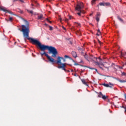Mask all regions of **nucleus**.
Returning a JSON list of instances; mask_svg holds the SVG:
<instances>
[{"label":"nucleus","instance_id":"obj_39","mask_svg":"<svg viewBox=\"0 0 126 126\" xmlns=\"http://www.w3.org/2000/svg\"><path fill=\"white\" fill-rule=\"evenodd\" d=\"M5 21H6L7 22H8V19H5Z\"/></svg>","mask_w":126,"mask_h":126},{"label":"nucleus","instance_id":"obj_36","mask_svg":"<svg viewBox=\"0 0 126 126\" xmlns=\"http://www.w3.org/2000/svg\"><path fill=\"white\" fill-rule=\"evenodd\" d=\"M97 32H98V33H99V34H101V32L100 31V30H99V29H98V30H97Z\"/></svg>","mask_w":126,"mask_h":126},{"label":"nucleus","instance_id":"obj_15","mask_svg":"<svg viewBox=\"0 0 126 126\" xmlns=\"http://www.w3.org/2000/svg\"><path fill=\"white\" fill-rule=\"evenodd\" d=\"M104 95H103V94H102V92H99V94L98 95V97L99 98H102Z\"/></svg>","mask_w":126,"mask_h":126},{"label":"nucleus","instance_id":"obj_63","mask_svg":"<svg viewBox=\"0 0 126 126\" xmlns=\"http://www.w3.org/2000/svg\"><path fill=\"white\" fill-rule=\"evenodd\" d=\"M90 15H92V14H91Z\"/></svg>","mask_w":126,"mask_h":126},{"label":"nucleus","instance_id":"obj_13","mask_svg":"<svg viewBox=\"0 0 126 126\" xmlns=\"http://www.w3.org/2000/svg\"><path fill=\"white\" fill-rule=\"evenodd\" d=\"M96 0H92L91 1V4L92 5H94V4H96Z\"/></svg>","mask_w":126,"mask_h":126},{"label":"nucleus","instance_id":"obj_20","mask_svg":"<svg viewBox=\"0 0 126 126\" xmlns=\"http://www.w3.org/2000/svg\"><path fill=\"white\" fill-rule=\"evenodd\" d=\"M64 57L65 58V59H69V60H71V58L67 55H65Z\"/></svg>","mask_w":126,"mask_h":126},{"label":"nucleus","instance_id":"obj_19","mask_svg":"<svg viewBox=\"0 0 126 126\" xmlns=\"http://www.w3.org/2000/svg\"><path fill=\"white\" fill-rule=\"evenodd\" d=\"M27 11L29 12V13H31V14H33V11L32 10H29L28 9H27Z\"/></svg>","mask_w":126,"mask_h":126},{"label":"nucleus","instance_id":"obj_50","mask_svg":"<svg viewBox=\"0 0 126 126\" xmlns=\"http://www.w3.org/2000/svg\"><path fill=\"white\" fill-rule=\"evenodd\" d=\"M125 65H126V63L124 64L123 65V66H124Z\"/></svg>","mask_w":126,"mask_h":126},{"label":"nucleus","instance_id":"obj_34","mask_svg":"<svg viewBox=\"0 0 126 126\" xmlns=\"http://www.w3.org/2000/svg\"><path fill=\"white\" fill-rule=\"evenodd\" d=\"M98 42L100 45H101L102 44V42H101V41H100V40L99 39H98Z\"/></svg>","mask_w":126,"mask_h":126},{"label":"nucleus","instance_id":"obj_60","mask_svg":"<svg viewBox=\"0 0 126 126\" xmlns=\"http://www.w3.org/2000/svg\"><path fill=\"white\" fill-rule=\"evenodd\" d=\"M32 8L33 9H35V8H34V7H32Z\"/></svg>","mask_w":126,"mask_h":126},{"label":"nucleus","instance_id":"obj_40","mask_svg":"<svg viewBox=\"0 0 126 126\" xmlns=\"http://www.w3.org/2000/svg\"><path fill=\"white\" fill-rule=\"evenodd\" d=\"M78 33L80 35V34H81V32L80 31H78Z\"/></svg>","mask_w":126,"mask_h":126},{"label":"nucleus","instance_id":"obj_54","mask_svg":"<svg viewBox=\"0 0 126 126\" xmlns=\"http://www.w3.org/2000/svg\"><path fill=\"white\" fill-rule=\"evenodd\" d=\"M45 26H48V24H45Z\"/></svg>","mask_w":126,"mask_h":126},{"label":"nucleus","instance_id":"obj_21","mask_svg":"<svg viewBox=\"0 0 126 126\" xmlns=\"http://www.w3.org/2000/svg\"><path fill=\"white\" fill-rule=\"evenodd\" d=\"M42 18H43V15L42 14L38 16V19H42Z\"/></svg>","mask_w":126,"mask_h":126},{"label":"nucleus","instance_id":"obj_4","mask_svg":"<svg viewBox=\"0 0 126 126\" xmlns=\"http://www.w3.org/2000/svg\"><path fill=\"white\" fill-rule=\"evenodd\" d=\"M97 58H95L94 56L91 55L89 60L90 62H94L95 63H97L98 60H97Z\"/></svg>","mask_w":126,"mask_h":126},{"label":"nucleus","instance_id":"obj_28","mask_svg":"<svg viewBox=\"0 0 126 126\" xmlns=\"http://www.w3.org/2000/svg\"><path fill=\"white\" fill-rule=\"evenodd\" d=\"M73 19V17L71 16H69V19Z\"/></svg>","mask_w":126,"mask_h":126},{"label":"nucleus","instance_id":"obj_5","mask_svg":"<svg viewBox=\"0 0 126 126\" xmlns=\"http://www.w3.org/2000/svg\"><path fill=\"white\" fill-rule=\"evenodd\" d=\"M0 10H2V11H3L4 12H6V13H9V14L13 15V12L8 11V10H6L4 8V7H0Z\"/></svg>","mask_w":126,"mask_h":126},{"label":"nucleus","instance_id":"obj_22","mask_svg":"<svg viewBox=\"0 0 126 126\" xmlns=\"http://www.w3.org/2000/svg\"><path fill=\"white\" fill-rule=\"evenodd\" d=\"M118 19H119L120 20V21H121V22H123L124 21L121 18V17L120 16H118L117 17Z\"/></svg>","mask_w":126,"mask_h":126},{"label":"nucleus","instance_id":"obj_14","mask_svg":"<svg viewBox=\"0 0 126 126\" xmlns=\"http://www.w3.org/2000/svg\"><path fill=\"white\" fill-rule=\"evenodd\" d=\"M118 81L119 82H120V83H125L126 82V80H120V79H119V80H118Z\"/></svg>","mask_w":126,"mask_h":126},{"label":"nucleus","instance_id":"obj_53","mask_svg":"<svg viewBox=\"0 0 126 126\" xmlns=\"http://www.w3.org/2000/svg\"><path fill=\"white\" fill-rule=\"evenodd\" d=\"M14 1H19V0H14Z\"/></svg>","mask_w":126,"mask_h":126},{"label":"nucleus","instance_id":"obj_58","mask_svg":"<svg viewBox=\"0 0 126 126\" xmlns=\"http://www.w3.org/2000/svg\"><path fill=\"white\" fill-rule=\"evenodd\" d=\"M119 68H123V67H119Z\"/></svg>","mask_w":126,"mask_h":126},{"label":"nucleus","instance_id":"obj_26","mask_svg":"<svg viewBox=\"0 0 126 126\" xmlns=\"http://www.w3.org/2000/svg\"><path fill=\"white\" fill-rule=\"evenodd\" d=\"M49 30L50 31H53V27L52 26H49Z\"/></svg>","mask_w":126,"mask_h":126},{"label":"nucleus","instance_id":"obj_18","mask_svg":"<svg viewBox=\"0 0 126 126\" xmlns=\"http://www.w3.org/2000/svg\"><path fill=\"white\" fill-rule=\"evenodd\" d=\"M103 100H106V99H107V98H108V96H106V95H102V97H101Z\"/></svg>","mask_w":126,"mask_h":126},{"label":"nucleus","instance_id":"obj_30","mask_svg":"<svg viewBox=\"0 0 126 126\" xmlns=\"http://www.w3.org/2000/svg\"><path fill=\"white\" fill-rule=\"evenodd\" d=\"M64 21H65L66 22H68V19L65 18Z\"/></svg>","mask_w":126,"mask_h":126},{"label":"nucleus","instance_id":"obj_61","mask_svg":"<svg viewBox=\"0 0 126 126\" xmlns=\"http://www.w3.org/2000/svg\"><path fill=\"white\" fill-rule=\"evenodd\" d=\"M97 59H98V60H100V59H99V58H97Z\"/></svg>","mask_w":126,"mask_h":126},{"label":"nucleus","instance_id":"obj_38","mask_svg":"<svg viewBox=\"0 0 126 126\" xmlns=\"http://www.w3.org/2000/svg\"><path fill=\"white\" fill-rule=\"evenodd\" d=\"M96 35L98 36H100V35H101V34H100V33L98 32L97 33H96Z\"/></svg>","mask_w":126,"mask_h":126},{"label":"nucleus","instance_id":"obj_7","mask_svg":"<svg viewBox=\"0 0 126 126\" xmlns=\"http://www.w3.org/2000/svg\"><path fill=\"white\" fill-rule=\"evenodd\" d=\"M81 56H83V57H84L85 59L88 61V62H90V60L88 58V55L86 54V53H84L83 52L81 53Z\"/></svg>","mask_w":126,"mask_h":126},{"label":"nucleus","instance_id":"obj_35","mask_svg":"<svg viewBox=\"0 0 126 126\" xmlns=\"http://www.w3.org/2000/svg\"><path fill=\"white\" fill-rule=\"evenodd\" d=\"M89 68H90V69H92V70H94L95 69V68H91L90 67H89Z\"/></svg>","mask_w":126,"mask_h":126},{"label":"nucleus","instance_id":"obj_2","mask_svg":"<svg viewBox=\"0 0 126 126\" xmlns=\"http://www.w3.org/2000/svg\"><path fill=\"white\" fill-rule=\"evenodd\" d=\"M84 7V5L83 4V2L79 3L77 4L76 7H75L76 10H77L78 11H80V12L77 13L78 15L79 16H81V13L82 12V11L81 9Z\"/></svg>","mask_w":126,"mask_h":126},{"label":"nucleus","instance_id":"obj_46","mask_svg":"<svg viewBox=\"0 0 126 126\" xmlns=\"http://www.w3.org/2000/svg\"><path fill=\"white\" fill-rule=\"evenodd\" d=\"M32 56H33V57H36V55H34V54H32Z\"/></svg>","mask_w":126,"mask_h":126},{"label":"nucleus","instance_id":"obj_56","mask_svg":"<svg viewBox=\"0 0 126 126\" xmlns=\"http://www.w3.org/2000/svg\"><path fill=\"white\" fill-rule=\"evenodd\" d=\"M71 72H73V69H71Z\"/></svg>","mask_w":126,"mask_h":126},{"label":"nucleus","instance_id":"obj_59","mask_svg":"<svg viewBox=\"0 0 126 126\" xmlns=\"http://www.w3.org/2000/svg\"><path fill=\"white\" fill-rule=\"evenodd\" d=\"M125 112L126 113V109H125Z\"/></svg>","mask_w":126,"mask_h":126},{"label":"nucleus","instance_id":"obj_32","mask_svg":"<svg viewBox=\"0 0 126 126\" xmlns=\"http://www.w3.org/2000/svg\"><path fill=\"white\" fill-rule=\"evenodd\" d=\"M122 108H123V109H125L126 110V105L122 106Z\"/></svg>","mask_w":126,"mask_h":126},{"label":"nucleus","instance_id":"obj_24","mask_svg":"<svg viewBox=\"0 0 126 126\" xmlns=\"http://www.w3.org/2000/svg\"><path fill=\"white\" fill-rule=\"evenodd\" d=\"M96 20L97 22H99V21H100V17H96Z\"/></svg>","mask_w":126,"mask_h":126},{"label":"nucleus","instance_id":"obj_43","mask_svg":"<svg viewBox=\"0 0 126 126\" xmlns=\"http://www.w3.org/2000/svg\"><path fill=\"white\" fill-rule=\"evenodd\" d=\"M81 13H83V14H84V13H85V12L84 11H82Z\"/></svg>","mask_w":126,"mask_h":126},{"label":"nucleus","instance_id":"obj_44","mask_svg":"<svg viewBox=\"0 0 126 126\" xmlns=\"http://www.w3.org/2000/svg\"><path fill=\"white\" fill-rule=\"evenodd\" d=\"M74 76H78V75H77L76 74H74Z\"/></svg>","mask_w":126,"mask_h":126},{"label":"nucleus","instance_id":"obj_25","mask_svg":"<svg viewBox=\"0 0 126 126\" xmlns=\"http://www.w3.org/2000/svg\"><path fill=\"white\" fill-rule=\"evenodd\" d=\"M63 70H64L65 72H66V69H65V67H61Z\"/></svg>","mask_w":126,"mask_h":126},{"label":"nucleus","instance_id":"obj_6","mask_svg":"<svg viewBox=\"0 0 126 126\" xmlns=\"http://www.w3.org/2000/svg\"><path fill=\"white\" fill-rule=\"evenodd\" d=\"M63 59V57L58 56L57 58V61L56 62V63H57L58 65H61V64L63 63H62V60Z\"/></svg>","mask_w":126,"mask_h":126},{"label":"nucleus","instance_id":"obj_8","mask_svg":"<svg viewBox=\"0 0 126 126\" xmlns=\"http://www.w3.org/2000/svg\"><path fill=\"white\" fill-rule=\"evenodd\" d=\"M96 63L98 64L99 67L102 69V70H105V68L103 67L104 66V64L102 63Z\"/></svg>","mask_w":126,"mask_h":126},{"label":"nucleus","instance_id":"obj_51","mask_svg":"<svg viewBox=\"0 0 126 126\" xmlns=\"http://www.w3.org/2000/svg\"><path fill=\"white\" fill-rule=\"evenodd\" d=\"M109 84L110 85H112V86L114 85H113L112 84H111V83H109Z\"/></svg>","mask_w":126,"mask_h":126},{"label":"nucleus","instance_id":"obj_31","mask_svg":"<svg viewBox=\"0 0 126 126\" xmlns=\"http://www.w3.org/2000/svg\"><path fill=\"white\" fill-rule=\"evenodd\" d=\"M19 1H21V2L24 3V1L23 0H19Z\"/></svg>","mask_w":126,"mask_h":126},{"label":"nucleus","instance_id":"obj_45","mask_svg":"<svg viewBox=\"0 0 126 126\" xmlns=\"http://www.w3.org/2000/svg\"><path fill=\"white\" fill-rule=\"evenodd\" d=\"M32 56H33V57H36V55H34V54H32Z\"/></svg>","mask_w":126,"mask_h":126},{"label":"nucleus","instance_id":"obj_42","mask_svg":"<svg viewBox=\"0 0 126 126\" xmlns=\"http://www.w3.org/2000/svg\"><path fill=\"white\" fill-rule=\"evenodd\" d=\"M46 20H47V21H48V22H49V21H50V20H49V18H46Z\"/></svg>","mask_w":126,"mask_h":126},{"label":"nucleus","instance_id":"obj_9","mask_svg":"<svg viewBox=\"0 0 126 126\" xmlns=\"http://www.w3.org/2000/svg\"><path fill=\"white\" fill-rule=\"evenodd\" d=\"M65 66H66V63H62V64H61V65H59L58 66V68H61V67H65Z\"/></svg>","mask_w":126,"mask_h":126},{"label":"nucleus","instance_id":"obj_1","mask_svg":"<svg viewBox=\"0 0 126 126\" xmlns=\"http://www.w3.org/2000/svg\"><path fill=\"white\" fill-rule=\"evenodd\" d=\"M22 20H23V21H25V22H26V25H22L21 26L22 28L21 31L22 32H23L24 38H26L29 41H31V42L32 43H33V44H34L35 45H37L40 51H41L42 52H44V53H40L41 56L43 57V56H44V55L45 57L47 58L48 62H50V63H52L53 64L55 63L56 61L53 58H57V55H58V51L57 50V49H56L55 47L49 46L48 45H45L44 44L42 45L40 41L34 38L30 37L29 33L30 32V30H29V22L27 20L23 18H22ZM46 50H48V51H49V54H52V58L50 57L49 55H48V54L45 52V51H46Z\"/></svg>","mask_w":126,"mask_h":126},{"label":"nucleus","instance_id":"obj_17","mask_svg":"<svg viewBox=\"0 0 126 126\" xmlns=\"http://www.w3.org/2000/svg\"><path fill=\"white\" fill-rule=\"evenodd\" d=\"M74 25H76V26H81V24L78 22H75Z\"/></svg>","mask_w":126,"mask_h":126},{"label":"nucleus","instance_id":"obj_3","mask_svg":"<svg viewBox=\"0 0 126 126\" xmlns=\"http://www.w3.org/2000/svg\"><path fill=\"white\" fill-rule=\"evenodd\" d=\"M99 5L100 6H110L111 5V3L110 2H100L99 4L97 5V7H98V9H99Z\"/></svg>","mask_w":126,"mask_h":126},{"label":"nucleus","instance_id":"obj_16","mask_svg":"<svg viewBox=\"0 0 126 126\" xmlns=\"http://www.w3.org/2000/svg\"><path fill=\"white\" fill-rule=\"evenodd\" d=\"M8 22L9 21H10V22H12V21H13V18L10 17L9 18V19H8Z\"/></svg>","mask_w":126,"mask_h":126},{"label":"nucleus","instance_id":"obj_23","mask_svg":"<svg viewBox=\"0 0 126 126\" xmlns=\"http://www.w3.org/2000/svg\"><path fill=\"white\" fill-rule=\"evenodd\" d=\"M101 16V14L100 12H97L96 14V17H100Z\"/></svg>","mask_w":126,"mask_h":126},{"label":"nucleus","instance_id":"obj_29","mask_svg":"<svg viewBox=\"0 0 126 126\" xmlns=\"http://www.w3.org/2000/svg\"><path fill=\"white\" fill-rule=\"evenodd\" d=\"M33 3H36V4H37V5H39V4H38V3H37V1L33 0Z\"/></svg>","mask_w":126,"mask_h":126},{"label":"nucleus","instance_id":"obj_41","mask_svg":"<svg viewBox=\"0 0 126 126\" xmlns=\"http://www.w3.org/2000/svg\"><path fill=\"white\" fill-rule=\"evenodd\" d=\"M94 70H95V71H96V72H98V70L96 68H94Z\"/></svg>","mask_w":126,"mask_h":126},{"label":"nucleus","instance_id":"obj_49","mask_svg":"<svg viewBox=\"0 0 126 126\" xmlns=\"http://www.w3.org/2000/svg\"><path fill=\"white\" fill-rule=\"evenodd\" d=\"M66 72H70V71L69 70H66Z\"/></svg>","mask_w":126,"mask_h":126},{"label":"nucleus","instance_id":"obj_55","mask_svg":"<svg viewBox=\"0 0 126 126\" xmlns=\"http://www.w3.org/2000/svg\"><path fill=\"white\" fill-rule=\"evenodd\" d=\"M48 22H49V23H52V21H49Z\"/></svg>","mask_w":126,"mask_h":126},{"label":"nucleus","instance_id":"obj_57","mask_svg":"<svg viewBox=\"0 0 126 126\" xmlns=\"http://www.w3.org/2000/svg\"><path fill=\"white\" fill-rule=\"evenodd\" d=\"M60 21H62V18L60 19Z\"/></svg>","mask_w":126,"mask_h":126},{"label":"nucleus","instance_id":"obj_12","mask_svg":"<svg viewBox=\"0 0 126 126\" xmlns=\"http://www.w3.org/2000/svg\"><path fill=\"white\" fill-rule=\"evenodd\" d=\"M102 85H103V86H104L105 87H110V88H112V86H110L109 85V84H108L104 83V84H102Z\"/></svg>","mask_w":126,"mask_h":126},{"label":"nucleus","instance_id":"obj_48","mask_svg":"<svg viewBox=\"0 0 126 126\" xmlns=\"http://www.w3.org/2000/svg\"><path fill=\"white\" fill-rule=\"evenodd\" d=\"M63 29L64 30H65V28H64V27H63Z\"/></svg>","mask_w":126,"mask_h":126},{"label":"nucleus","instance_id":"obj_62","mask_svg":"<svg viewBox=\"0 0 126 126\" xmlns=\"http://www.w3.org/2000/svg\"><path fill=\"white\" fill-rule=\"evenodd\" d=\"M79 78H80V79L81 78H80V76L79 77Z\"/></svg>","mask_w":126,"mask_h":126},{"label":"nucleus","instance_id":"obj_37","mask_svg":"<svg viewBox=\"0 0 126 126\" xmlns=\"http://www.w3.org/2000/svg\"><path fill=\"white\" fill-rule=\"evenodd\" d=\"M74 65H79V64L77 63H75L74 64Z\"/></svg>","mask_w":126,"mask_h":126},{"label":"nucleus","instance_id":"obj_64","mask_svg":"<svg viewBox=\"0 0 126 126\" xmlns=\"http://www.w3.org/2000/svg\"><path fill=\"white\" fill-rule=\"evenodd\" d=\"M73 62H74V61L73 60Z\"/></svg>","mask_w":126,"mask_h":126},{"label":"nucleus","instance_id":"obj_52","mask_svg":"<svg viewBox=\"0 0 126 126\" xmlns=\"http://www.w3.org/2000/svg\"><path fill=\"white\" fill-rule=\"evenodd\" d=\"M31 5L32 6H34V4L33 3H32Z\"/></svg>","mask_w":126,"mask_h":126},{"label":"nucleus","instance_id":"obj_27","mask_svg":"<svg viewBox=\"0 0 126 126\" xmlns=\"http://www.w3.org/2000/svg\"><path fill=\"white\" fill-rule=\"evenodd\" d=\"M103 68H104V70H105V69H106V68H107V70H109V68H108V67H106L105 66H103Z\"/></svg>","mask_w":126,"mask_h":126},{"label":"nucleus","instance_id":"obj_11","mask_svg":"<svg viewBox=\"0 0 126 126\" xmlns=\"http://www.w3.org/2000/svg\"><path fill=\"white\" fill-rule=\"evenodd\" d=\"M71 54H72V56L74 58H77V54H76V52L75 51H72Z\"/></svg>","mask_w":126,"mask_h":126},{"label":"nucleus","instance_id":"obj_10","mask_svg":"<svg viewBox=\"0 0 126 126\" xmlns=\"http://www.w3.org/2000/svg\"><path fill=\"white\" fill-rule=\"evenodd\" d=\"M81 80L82 83L84 84V85H86V86H88V84H87V82H86V81H85V79H81Z\"/></svg>","mask_w":126,"mask_h":126},{"label":"nucleus","instance_id":"obj_33","mask_svg":"<svg viewBox=\"0 0 126 126\" xmlns=\"http://www.w3.org/2000/svg\"><path fill=\"white\" fill-rule=\"evenodd\" d=\"M62 60L63 61V63H65V62H66L65 59H64V58H63V59H62Z\"/></svg>","mask_w":126,"mask_h":126},{"label":"nucleus","instance_id":"obj_47","mask_svg":"<svg viewBox=\"0 0 126 126\" xmlns=\"http://www.w3.org/2000/svg\"><path fill=\"white\" fill-rule=\"evenodd\" d=\"M32 56H33V57H36V55H34V54H32Z\"/></svg>","mask_w":126,"mask_h":126}]
</instances>
